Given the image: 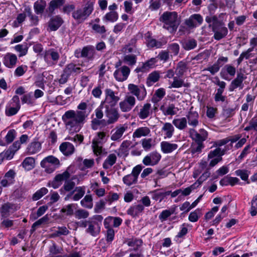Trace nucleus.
<instances>
[{
    "mask_svg": "<svg viewBox=\"0 0 257 257\" xmlns=\"http://www.w3.org/2000/svg\"><path fill=\"white\" fill-rule=\"evenodd\" d=\"M74 207V204H70L66 205L61 209V212L66 213L67 215H72L73 214V208Z\"/></svg>",
    "mask_w": 257,
    "mask_h": 257,
    "instance_id": "62",
    "label": "nucleus"
},
{
    "mask_svg": "<svg viewBox=\"0 0 257 257\" xmlns=\"http://www.w3.org/2000/svg\"><path fill=\"white\" fill-rule=\"evenodd\" d=\"M35 165V160L32 157L26 158L23 162V167L27 170L32 169Z\"/></svg>",
    "mask_w": 257,
    "mask_h": 257,
    "instance_id": "50",
    "label": "nucleus"
},
{
    "mask_svg": "<svg viewBox=\"0 0 257 257\" xmlns=\"http://www.w3.org/2000/svg\"><path fill=\"white\" fill-rule=\"evenodd\" d=\"M161 148L163 153L168 154L176 150L178 148V145L176 144L164 141L161 143Z\"/></svg>",
    "mask_w": 257,
    "mask_h": 257,
    "instance_id": "27",
    "label": "nucleus"
},
{
    "mask_svg": "<svg viewBox=\"0 0 257 257\" xmlns=\"http://www.w3.org/2000/svg\"><path fill=\"white\" fill-rule=\"evenodd\" d=\"M107 124L105 119L93 118L91 121V127L93 130H97L99 127L104 126Z\"/></svg>",
    "mask_w": 257,
    "mask_h": 257,
    "instance_id": "43",
    "label": "nucleus"
},
{
    "mask_svg": "<svg viewBox=\"0 0 257 257\" xmlns=\"http://www.w3.org/2000/svg\"><path fill=\"white\" fill-rule=\"evenodd\" d=\"M144 209V207L142 204H138L130 207L127 211V214L135 216L141 213Z\"/></svg>",
    "mask_w": 257,
    "mask_h": 257,
    "instance_id": "41",
    "label": "nucleus"
},
{
    "mask_svg": "<svg viewBox=\"0 0 257 257\" xmlns=\"http://www.w3.org/2000/svg\"><path fill=\"white\" fill-rule=\"evenodd\" d=\"M16 173L14 170L11 169L8 171L4 176V178L1 181V184L4 187H6L15 182V177Z\"/></svg>",
    "mask_w": 257,
    "mask_h": 257,
    "instance_id": "15",
    "label": "nucleus"
},
{
    "mask_svg": "<svg viewBox=\"0 0 257 257\" xmlns=\"http://www.w3.org/2000/svg\"><path fill=\"white\" fill-rule=\"evenodd\" d=\"M63 70L69 76L73 73L78 74L81 71V68L76 67V65L73 63L67 65Z\"/></svg>",
    "mask_w": 257,
    "mask_h": 257,
    "instance_id": "38",
    "label": "nucleus"
},
{
    "mask_svg": "<svg viewBox=\"0 0 257 257\" xmlns=\"http://www.w3.org/2000/svg\"><path fill=\"white\" fill-rule=\"evenodd\" d=\"M142 240L135 239L128 240L127 242V244L128 246L133 247L132 249H130V251L137 250L142 245Z\"/></svg>",
    "mask_w": 257,
    "mask_h": 257,
    "instance_id": "52",
    "label": "nucleus"
},
{
    "mask_svg": "<svg viewBox=\"0 0 257 257\" xmlns=\"http://www.w3.org/2000/svg\"><path fill=\"white\" fill-rule=\"evenodd\" d=\"M189 132L191 138L197 143H202L207 138L208 133L204 129H200L197 132L195 129L190 128Z\"/></svg>",
    "mask_w": 257,
    "mask_h": 257,
    "instance_id": "9",
    "label": "nucleus"
},
{
    "mask_svg": "<svg viewBox=\"0 0 257 257\" xmlns=\"http://www.w3.org/2000/svg\"><path fill=\"white\" fill-rule=\"evenodd\" d=\"M137 58L134 54L124 55L122 59L123 62L129 66H134L137 63Z\"/></svg>",
    "mask_w": 257,
    "mask_h": 257,
    "instance_id": "46",
    "label": "nucleus"
},
{
    "mask_svg": "<svg viewBox=\"0 0 257 257\" xmlns=\"http://www.w3.org/2000/svg\"><path fill=\"white\" fill-rule=\"evenodd\" d=\"M106 133L104 132H98L92 142V148L94 153L98 156L101 154L102 145Z\"/></svg>",
    "mask_w": 257,
    "mask_h": 257,
    "instance_id": "6",
    "label": "nucleus"
},
{
    "mask_svg": "<svg viewBox=\"0 0 257 257\" xmlns=\"http://www.w3.org/2000/svg\"><path fill=\"white\" fill-rule=\"evenodd\" d=\"M63 20L59 16L52 17L48 22V27L52 31H56L63 24Z\"/></svg>",
    "mask_w": 257,
    "mask_h": 257,
    "instance_id": "20",
    "label": "nucleus"
},
{
    "mask_svg": "<svg viewBox=\"0 0 257 257\" xmlns=\"http://www.w3.org/2000/svg\"><path fill=\"white\" fill-rule=\"evenodd\" d=\"M245 79V77L244 74L241 72H238L236 77L230 83L229 88V91H232L237 87L242 89L243 87V81Z\"/></svg>",
    "mask_w": 257,
    "mask_h": 257,
    "instance_id": "14",
    "label": "nucleus"
},
{
    "mask_svg": "<svg viewBox=\"0 0 257 257\" xmlns=\"http://www.w3.org/2000/svg\"><path fill=\"white\" fill-rule=\"evenodd\" d=\"M48 192L46 188L43 187L38 190L33 196V200L36 201L40 199L44 195L46 194Z\"/></svg>",
    "mask_w": 257,
    "mask_h": 257,
    "instance_id": "57",
    "label": "nucleus"
},
{
    "mask_svg": "<svg viewBox=\"0 0 257 257\" xmlns=\"http://www.w3.org/2000/svg\"><path fill=\"white\" fill-rule=\"evenodd\" d=\"M85 7L83 9H78L72 13L73 18L77 20H85L92 13L93 10L94 0H87Z\"/></svg>",
    "mask_w": 257,
    "mask_h": 257,
    "instance_id": "3",
    "label": "nucleus"
},
{
    "mask_svg": "<svg viewBox=\"0 0 257 257\" xmlns=\"http://www.w3.org/2000/svg\"><path fill=\"white\" fill-rule=\"evenodd\" d=\"M160 21L164 23L163 28L170 32L176 31L179 25L178 14L176 12H165L160 17Z\"/></svg>",
    "mask_w": 257,
    "mask_h": 257,
    "instance_id": "2",
    "label": "nucleus"
},
{
    "mask_svg": "<svg viewBox=\"0 0 257 257\" xmlns=\"http://www.w3.org/2000/svg\"><path fill=\"white\" fill-rule=\"evenodd\" d=\"M100 228L101 227L99 226L97 223L90 220L86 232L93 236H96L100 233Z\"/></svg>",
    "mask_w": 257,
    "mask_h": 257,
    "instance_id": "24",
    "label": "nucleus"
},
{
    "mask_svg": "<svg viewBox=\"0 0 257 257\" xmlns=\"http://www.w3.org/2000/svg\"><path fill=\"white\" fill-rule=\"evenodd\" d=\"M127 129V126L126 125L116 126L111 132V140L113 141H119Z\"/></svg>",
    "mask_w": 257,
    "mask_h": 257,
    "instance_id": "17",
    "label": "nucleus"
},
{
    "mask_svg": "<svg viewBox=\"0 0 257 257\" xmlns=\"http://www.w3.org/2000/svg\"><path fill=\"white\" fill-rule=\"evenodd\" d=\"M257 195L253 196L251 201V207L250 213L252 216H254L257 214Z\"/></svg>",
    "mask_w": 257,
    "mask_h": 257,
    "instance_id": "56",
    "label": "nucleus"
},
{
    "mask_svg": "<svg viewBox=\"0 0 257 257\" xmlns=\"http://www.w3.org/2000/svg\"><path fill=\"white\" fill-rule=\"evenodd\" d=\"M197 46V41L194 39H190L184 41L182 43L183 48L186 50H190Z\"/></svg>",
    "mask_w": 257,
    "mask_h": 257,
    "instance_id": "47",
    "label": "nucleus"
},
{
    "mask_svg": "<svg viewBox=\"0 0 257 257\" xmlns=\"http://www.w3.org/2000/svg\"><path fill=\"white\" fill-rule=\"evenodd\" d=\"M167 43V42L164 41L163 42L157 41L156 39H152L148 41V45L149 47L153 48L156 47L157 48H159L162 47V46L165 45Z\"/></svg>",
    "mask_w": 257,
    "mask_h": 257,
    "instance_id": "54",
    "label": "nucleus"
},
{
    "mask_svg": "<svg viewBox=\"0 0 257 257\" xmlns=\"http://www.w3.org/2000/svg\"><path fill=\"white\" fill-rule=\"evenodd\" d=\"M80 203L82 206L87 208H91L93 206L91 196L89 195H86L81 201Z\"/></svg>",
    "mask_w": 257,
    "mask_h": 257,
    "instance_id": "51",
    "label": "nucleus"
},
{
    "mask_svg": "<svg viewBox=\"0 0 257 257\" xmlns=\"http://www.w3.org/2000/svg\"><path fill=\"white\" fill-rule=\"evenodd\" d=\"M228 61L227 57H221L218 58L217 61L212 66H209L204 69V71H209L212 75H214L219 71L220 68Z\"/></svg>",
    "mask_w": 257,
    "mask_h": 257,
    "instance_id": "13",
    "label": "nucleus"
},
{
    "mask_svg": "<svg viewBox=\"0 0 257 257\" xmlns=\"http://www.w3.org/2000/svg\"><path fill=\"white\" fill-rule=\"evenodd\" d=\"M143 169V166L138 165L135 167L132 170L131 174L124 176L122 181L124 184L127 186H130L136 184L138 182V176Z\"/></svg>",
    "mask_w": 257,
    "mask_h": 257,
    "instance_id": "5",
    "label": "nucleus"
},
{
    "mask_svg": "<svg viewBox=\"0 0 257 257\" xmlns=\"http://www.w3.org/2000/svg\"><path fill=\"white\" fill-rule=\"evenodd\" d=\"M160 76L158 72L154 71L150 73L147 79V84L148 86H151L154 83L157 82L160 79Z\"/></svg>",
    "mask_w": 257,
    "mask_h": 257,
    "instance_id": "40",
    "label": "nucleus"
},
{
    "mask_svg": "<svg viewBox=\"0 0 257 257\" xmlns=\"http://www.w3.org/2000/svg\"><path fill=\"white\" fill-rule=\"evenodd\" d=\"M165 94L166 92L165 89L163 88H160L157 89L155 93V96H156V97L153 98L154 101L155 102L159 101L160 100H161L162 98L164 97Z\"/></svg>",
    "mask_w": 257,
    "mask_h": 257,
    "instance_id": "60",
    "label": "nucleus"
},
{
    "mask_svg": "<svg viewBox=\"0 0 257 257\" xmlns=\"http://www.w3.org/2000/svg\"><path fill=\"white\" fill-rule=\"evenodd\" d=\"M16 132L15 130H11L8 132L5 137L7 144H10L14 141L16 137Z\"/></svg>",
    "mask_w": 257,
    "mask_h": 257,
    "instance_id": "64",
    "label": "nucleus"
},
{
    "mask_svg": "<svg viewBox=\"0 0 257 257\" xmlns=\"http://www.w3.org/2000/svg\"><path fill=\"white\" fill-rule=\"evenodd\" d=\"M59 149L61 152L65 156H69L72 154L75 150L74 146L69 142L62 143Z\"/></svg>",
    "mask_w": 257,
    "mask_h": 257,
    "instance_id": "23",
    "label": "nucleus"
},
{
    "mask_svg": "<svg viewBox=\"0 0 257 257\" xmlns=\"http://www.w3.org/2000/svg\"><path fill=\"white\" fill-rule=\"evenodd\" d=\"M130 73V68L126 66H123L117 68L113 75L117 81L122 82L126 80Z\"/></svg>",
    "mask_w": 257,
    "mask_h": 257,
    "instance_id": "11",
    "label": "nucleus"
},
{
    "mask_svg": "<svg viewBox=\"0 0 257 257\" xmlns=\"http://www.w3.org/2000/svg\"><path fill=\"white\" fill-rule=\"evenodd\" d=\"M151 107V104L148 103L145 104L138 114L139 117L143 119L148 117L150 114Z\"/></svg>",
    "mask_w": 257,
    "mask_h": 257,
    "instance_id": "37",
    "label": "nucleus"
},
{
    "mask_svg": "<svg viewBox=\"0 0 257 257\" xmlns=\"http://www.w3.org/2000/svg\"><path fill=\"white\" fill-rule=\"evenodd\" d=\"M235 174L239 176L240 178L245 181H247V183L249 184V182L248 181L249 176V172L246 170H237L235 171Z\"/></svg>",
    "mask_w": 257,
    "mask_h": 257,
    "instance_id": "55",
    "label": "nucleus"
},
{
    "mask_svg": "<svg viewBox=\"0 0 257 257\" xmlns=\"http://www.w3.org/2000/svg\"><path fill=\"white\" fill-rule=\"evenodd\" d=\"M162 131L165 132V138H171L173 135L174 128L171 123L165 122L163 123Z\"/></svg>",
    "mask_w": 257,
    "mask_h": 257,
    "instance_id": "32",
    "label": "nucleus"
},
{
    "mask_svg": "<svg viewBox=\"0 0 257 257\" xmlns=\"http://www.w3.org/2000/svg\"><path fill=\"white\" fill-rule=\"evenodd\" d=\"M88 114L82 111L69 110L62 116V119L66 128L72 133H77L82 127Z\"/></svg>",
    "mask_w": 257,
    "mask_h": 257,
    "instance_id": "1",
    "label": "nucleus"
},
{
    "mask_svg": "<svg viewBox=\"0 0 257 257\" xmlns=\"http://www.w3.org/2000/svg\"><path fill=\"white\" fill-rule=\"evenodd\" d=\"M116 161V156L114 154H111L108 155L106 159L103 164V167L107 169L114 164Z\"/></svg>",
    "mask_w": 257,
    "mask_h": 257,
    "instance_id": "44",
    "label": "nucleus"
},
{
    "mask_svg": "<svg viewBox=\"0 0 257 257\" xmlns=\"http://www.w3.org/2000/svg\"><path fill=\"white\" fill-rule=\"evenodd\" d=\"M106 98L105 101L108 104L109 107H114L119 100V97L115 96L114 92L110 89L105 90Z\"/></svg>",
    "mask_w": 257,
    "mask_h": 257,
    "instance_id": "18",
    "label": "nucleus"
},
{
    "mask_svg": "<svg viewBox=\"0 0 257 257\" xmlns=\"http://www.w3.org/2000/svg\"><path fill=\"white\" fill-rule=\"evenodd\" d=\"M46 7V2L44 0H38L34 5V9L37 15L42 14Z\"/></svg>",
    "mask_w": 257,
    "mask_h": 257,
    "instance_id": "34",
    "label": "nucleus"
},
{
    "mask_svg": "<svg viewBox=\"0 0 257 257\" xmlns=\"http://www.w3.org/2000/svg\"><path fill=\"white\" fill-rule=\"evenodd\" d=\"M85 188L84 186L76 187L74 190L67 195V197H70L75 192H76V193L73 195L72 199L74 201H78L84 195L85 193Z\"/></svg>",
    "mask_w": 257,
    "mask_h": 257,
    "instance_id": "26",
    "label": "nucleus"
},
{
    "mask_svg": "<svg viewBox=\"0 0 257 257\" xmlns=\"http://www.w3.org/2000/svg\"><path fill=\"white\" fill-rule=\"evenodd\" d=\"M160 109L165 115H173L177 113L178 109L174 104H169L167 107L161 106Z\"/></svg>",
    "mask_w": 257,
    "mask_h": 257,
    "instance_id": "30",
    "label": "nucleus"
},
{
    "mask_svg": "<svg viewBox=\"0 0 257 257\" xmlns=\"http://www.w3.org/2000/svg\"><path fill=\"white\" fill-rule=\"evenodd\" d=\"M205 21L207 23L209 24V27H211L212 28L214 26H217L219 24L217 17L215 16H207L205 18Z\"/></svg>",
    "mask_w": 257,
    "mask_h": 257,
    "instance_id": "61",
    "label": "nucleus"
},
{
    "mask_svg": "<svg viewBox=\"0 0 257 257\" xmlns=\"http://www.w3.org/2000/svg\"><path fill=\"white\" fill-rule=\"evenodd\" d=\"M79 182V179L76 175H74L70 179L66 180L63 187L66 191L69 192L73 190Z\"/></svg>",
    "mask_w": 257,
    "mask_h": 257,
    "instance_id": "22",
    "label": "nucleus"
},
{
    "mask_svg": "<svg viewBox=\"0 0 257 257\" xmlns=\"http://www.w3.org/2000/svg\"><path fill=\"white\" fill-rule=\"evenodd\" d=\"M201 215V210L197 209L195 211L191 212L188 217V219L192 222H196Z\"/></svg>",
    "mask_w": 257,
    "mask_h": 257,
    "instance_id": "53",
    "label": "nucleus"
},
{
    "mask_svg": "<svg viewBox=\"0 0 257 257\" xmlns=\"http://www.w3.org/2000/svg\"><path fill=\"white\" fill-rule=\"evenodd\" d=\"M151 131L147 126L140 127L138 128L133 134V138H140L142 137H146L149 135Z\"/></svg>",
    "mask_w": 257,
    "mask_h": 257,
    "instance_id": "28",
    "label": "nucleus"
},
{
    "mask_svg": "<svg viewBox=\"0 0 257 257\" xmlns=\"http://www.w3.org/2000/svg\"><path fill=\"white\" fill-rule=\"evenodd\" d=\"M175 210L176 207L163 210L159 215V219L162 222L166 221L168 217L175 213Z\"/></svg>",
    "mask_w": 257,
    "mask_h": 257,
    "instance_id": "42",
    "label": "nucleus"
},
{
    "mask_svg": "<svg viewBox=\"0 0 257 257\" xmlns=\"http://www.w3.org/2000/svg\"><path fill=\"white\" fill-rule=\"evenodd\" d=\"M104 225L105 228H107V235H106V241L107 242H111L112 241L114 236V230L109 227L108 223L107 222V219H105L104 221Z\"/></svg>",
    "mask_w": 257,
    "mask_h": 257,
    "instance_id": "49",
    "label": "nucleus"
},
{
    "mask_svg": "<svg viewBox=\"0 0 257 257\" xmlns=\"http://www.w3.org/2000/svg\"><path fill=\"white\" fill-rule=\"evenodd\" d=\"M105 107L106 116L108 118L106 120L107 124L117 121L119 117L117 110L113 107H109L108 105H105Z\"/></svg>",
    "mask_w": 257,
    "mask_h": 257,
    "instance_id": "10",
    "label": "nucleus"
},
{
    "mask_svg": "<svg viewBox=\"0 0 257 257\" xmlns=\"http://www.w3.org/2000/svg\"><path fill=\"white\" fill-rule=\"evenodd\" d=\"M118 18V14L116 12H109L105 15L102 18V20L105 23H113L116 22Z\"/></svg>",
    "mask_w": 257,
    "mask_h": 257,
    "instance_id": "39",
    "label": "nucleus"
},
{
    "mask_svg": "<svg viewBox=\"0 0 257 257\" xmlns=\"http://www.w3.org/2000/svg\"><path fill=\"white\" fill-rule=\"evenodd\" d=\"M18 58L17 56L13 53H7L3 58V63L7 67L9 68H13L15 66Z\"/></svg>",
    "mask_w": 257,
    "mask_h": 257,
    "instance_id": "19",
    "label": "nucleus"
},
{
    "mask_svg": "<svg viewBox=\"0 0 257 257\" xmlns=\"http://www.w3.org/2000/svg\"><path fill=\"white\" fill-rule=\"evenodd\" d=\"M94 55L93 50L90 47H84L81 53L80 57L92 59Z\"/></svg>",
    "mask_w": 257,
    "mask_h": 257,
    "instance_id": "48",
    "label": "nucleus"
},
{
    "mask_svg": "<svg viewBox=\"0 0 257 257\" xmlns=\"http://www.w3.org/2000/svg\"><path fill=\"white\" fill-rule=\"evenodd\" d=\"M51 57V59L57 62L59 58V55L58 52L53 51V50H49L45 52L44 58L45 61L48 63H50L49 62V57Z\"/></svg>",
    "mask_w": 257,
    "mask_h": 257,
    "instance_id": "35",
    "label": "nucleus"
},
{
    "mask_svg": "<svg viewBox=\"0 0 257 257\" xmlns=\"http://www.w3.org/2000/svg\"><path fill=\"white\" fill-rule=\"evenodd\" d=\"M214 33V38L216 40H219L225 37L228 33L227 28L218 25L214 26L212 29Z\"/></svg>",
    "mask_w": 257,
    "mask_h": 257,
    "instance_id": "16",
    "label": "nucleus"
},
{
    "mask_svg": "<svg viewBox=\"0 0 257 257\" xmlns=\"http://www.w3.org/2000/svg\"><path fill=\"white\" fill-rule=\"evenodd\" d=\"M170 85L169 86V88H178L182 86L188 87L190 86L189 83H185L184 80L178 77L177 75L173 77V81L170 82Z\"/></svg>",
    "mask_w": 257,
    "mask_h": 257,
    "instance_id": "25",
    "label": "nucleus"
},
{
    "mask_svg": "<svg viewBox=\"0 0 257 257\" xmlns=\"http://www.w3.org/2000/svg\"><path fill=\"white\" fill-rule=\"evenodd\" d=\"M41 149V144L39 142H33L28 146V152L29 154H34L39 152Z\"/></svg>",
    "mask_w": 257,
    "mask_h": 257,
    "instance_id": "45",
    "label": "nucleus"
},
{
    "mask_svg": "<svg viewBox=\"0 0 257 257\" xmlns=\"http://www.w3.org/2000/svg\"><path fill=\"white\" fill-rule=\"evenodd\" d=\"M70 176V173L65 171L62 174L57 175L52 182L48 183V186L51 185L54 189L58 188L62 184V182L64 180L66 181Z\"/></svg>",
    "mask_w": 257,
    "mask_h": 257,
    "instance_id": "12",
    "label": "nucleus"
},
{
    "mask_svg": "<svg viewBox=\"0 0 257 257\" xmlns=\"http://www.w3.org/2000/svg\"><path fill=\"white\" fill-rule=\"evenodd\" d=\"M65 2V0H53L51 1L48 8L47 11L49 14L52 15L54 10L58 7L62 6Z\"/></svg>",
    "mask_w": 257,
    "mask_h": 257,
    "instance_id": "31",
    "label": "nucleus"
},
{
    "mask_svg": "<svg viewBox=\"0 0 257 257\" xmlns=\"http://www.w3.org/2000/svg\"><path fill=\"white\" fill-rule=\"evenodd\" d=\"M187 69V63L183 61H180L177 64L175 72L178 77H181Z\"/></svg>",
    "mask_w": 257,
    "mask_h": 257,
    "instance_id": "29",
    "label": "nucleus"
},
{
    "mask_svg": "<svg viewBox=\"0 0 257 257\" xmlns=\"http://www.w3.org/2000/svg\"><path fill=\"white\" fill-rule=\"evenodd\" d=\"M136 100L135 97L131 95H126L123 101L119 102V105L121 111L128 112L135 105Z\"/></svg>",
    "mask_w": 257,
    "mask_h": 257,
    "instance_id": "8",
    "label": "nucleus"
},
{
    "mask_svg": "<svg viewBox=\"0 0 257 257\" xmlns=\"http://www.w3.org/2000/svg\"><path fill=\"white\" fill-rule=\"evenodd\" d=\"M186 117L188 119V124L190 125L195 127L198 125L199 115L196 111L193 110L192 107L190 108Z\"/></svg>",
    "mask_w": 257,
    "mask_h": 257,
    "instance_id": "21",
    "label": "nucleus"
},
{
    "mask_svg": "<svg viewBox=\"0 0 257 257\" xmlns=\"http://www.w3.org/2000/svg\"><path fill=\"white\" fill-rule=\"evenodd\" d=\"M41 166L45 169L47 173L53 172L60 165L58 159L53 156H49L42 160Z\"/></svg>",
    "mask_w": 257,
    "mask_h": 257,
    "instance_id": "4",
    "label": "nucleus"
},
{
    "mask_svg": "<svg viewBox=\"0 0 257 257\" xmlns=\"http://www.w3.org/2000/svg\"><path fill=\"white\" fill-rule=\"evenodd\" d=\"M15 205L10 203L3 204L1 207V214L3 217H7L10 215L12 210H14Z\"/></svg>",
    "mask_w": 257,
    "mask_h": 257,
    "instance_id": "33",
    "label": "nucleus"
},
{
    "mask_svg": "<svg viewBox=\"0 0 257 257\" xmlns=\"http://www.w3.org/2000/svg\"><path fill=\"white\" fill-rule=\"evenodd\" d=\"M172 123L176 127L181 130L185 129L187 126V121L185 117L174 119Z\"/></svg>",
    "mask_w": 257,
    "mask_h": 257,
    "instance_id": "36",
    "label": "nucleus"
},
{
    "mask_svg": "<svg viewBox=\"0 0 257 257\" xmlns=\"http://www.w3.org/2000/svg\"><path fill=\"white\" fill-rule=\"evenodd\" d=\"M89 215L88 211L81 209L76 210L75 212V216L78 219L86 218Z\"/></svg>",
    "mask_w": 257,
    "mask_h": 257,
    "instance_id": "58",
    "label": "nucleus"
},
{
    "mask_svg": "<svg viewBox=\"0 0 257 257\" xmlns=\"http://www.w3.org/2000/svg\"><path fill=\"white\" fill-rule=\"evenodd\" d=\"M128 90L131 94L136 96L138 100H143L146 96L147 91L144 86H138L134 84H129Z\"/></svg>",
    "mask_w": 257,
    "mask_h": 257,
    "instance_id": "7",
    "label": "nucleus"
},
{
    "mask_svg": "<svg viewBox=\"0 0 257 257\" xmlns=\"http://www.w3.org/2000/svg\"><path fill=\"white\" fill-rule=\"evenodd\" d=\"M15 49L16 51L20 53L19 57L26 55L28 51V47L26 45H17L15 47Z\"/></svg>",
    "mask_w": 257,
    "mask_h": 257,
    "instance_id": "59",
    "label": "nucleus"
},
{
    "mask_svg": "<svg viewBox=\"0 0 257 257\" xmlns=\"http://www.w3.org/2000/svg\"><path fill=\"white\" fill-rule=\"evenodd\" d=\"M168 49L174 56H176L179 52L180 47L177 43H172L169 45Z\"/></svg>",
    "mask_w": 257,
    "mask_h": 257,
    "instance_id": "63",
    "label": "nucleus"
}]
</instances>
